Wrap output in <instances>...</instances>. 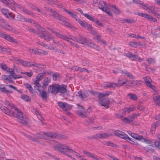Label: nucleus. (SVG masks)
<instances>
[{
  "label": "nucleus",
  "instance_id": "obj_1",
  "mask_svg": "<svg viewBox=\"0 0 160 160\" xmlns=\"http://www.w3.org/2000/svg\"><path fill=\"white\" fill-rule=\"evenodd\" d=\"M0 109L7 115L9 116H14L16 114V117L22 121L23 124H26L27 122V118L26 115L23 114L20 110L15 107L14 109V112L2 105H0Z\"/></svg>",
  "mask_w": 160,
  "mask_h": 160
},
{
  "label": "nucleus",
  "instance_id": "obj_2",
  "mask_svg": "<svg viewBox=\"0 0 160 160\" xmlns=\"http://www.w3.org/2000/svg\"><path fill=\"white\" fill-rule=\"evenodd\" d=\"M5 4L7 7L10 8L12 10H13L14 8H18L24 13L28 15H32V12L29 11L24 7L21 6L20 5L15 2L12 0H7V3H5Z\"/></svg>",
  "mask_w": 160,
  "mask_h": 160
},
{
  "label": "nucleus",
  "instance_id": "obj_3",
  "mask_svg": "<svg viewBox=\"0 0 160 160\" xmlns=\"http://www.w3.org/2000/svg\"><path fill=\"white\" fill-rule=\"evenodd\" d=\"M49 12H51L53 14V17L56 19H57L59 21V22L62 25H64L65 26L70 27V24L66 22L65 18L62 17L61 15L59 14L57 12L54 10L52 9H49L48 10Z\"/></svg>",
  "mask_w": 160,
  "mask_h": 160
},
{
  "label": "nucleus",
  "instance_id": "obj_4",
  "mask_svg": "<svg viewBox=\"0 0 160 160\" xmlns=\"http://www.w3.org/2000/svg\"><path fill=\"white\" fill-rule=\"evenodd\" d=\"M23 135L26 136L29 140H32L35 142H39V138H43L45 140H47V137H45L44 134V132H40L36 134L35 136L36 137L33 138L32 136L27 135L25 133H23Z\"/></svg>",
  "mask_w": 160,
  "mask_h": 160
},
{
  "label": "nucleus",
  "instance_id": "obj_5",
  "mask_svg": "<svg viewBox=\"0 0 160 160\" xmlns=\"http://www.w3.org/2000/svg\"><path fill=\"white\" fill-rule=\"evenodd\" d=\"M80 39H78L76 37H73L74 41L79 42V43L84 44V43L87 44L88 46H92L94 45V43L91 41L90 40H88L84 36L81 34L79 35Z\"/></svg>",
  "mask_w": 160,
  "mask_h": 160
},
{
  "label": "nucleus",
  "instance_id": "obj_6",
  "mask_svg": "<svg viewBox=\"0 0 160 160\" xmlns=\"http://www.w3.org/2000/svg\"><path fill=\"white\" fill-rule=\"evenodd\" d=\"M98 7L100 9L107 13L108 15L112 16V13L110 12V8L104 1H100L98 4Z\"/></svg>",
  "mask_w": 160,
  "mask_h": 160
},
{
  "label": "nucleus",
  "instance_id": "obj_7",
  "mask_svg": "<svg viewBox=\"0 0 160 160\" xmlns=\"http://www.w3.org/2000/svg\"><path fill=\"white\" fill-rule=\"evenodd\" d=\"M48 29L52 32L58 38L65 40L67 42H69L70 41V39H72L74 41L73 37H75L71 35H69L68 37H67L66 36L61 35L58 32L53 29Z\"/></svg>",
  "mask_w": 160,
  "mask_h": 160
},
{
  "label": "nucleus",
  "instance_id": "obj_8",
  "mask_svg": "<svg viewBox=\"0 0 160 160\" xmlns=\"http://www.w3.org/2000/svg\"><path fill=\"white\" fill-rule=\"evenodd\" d=\"M32 30L33 32L34 33H37L38 34L39 36H40L41 38L44 39L48 42L50 40L54 39V37L52 36L48 31H47L46 33H44L43 34H39L38 32L33 30V29Z\"/></svg>",
  "mask_w": 160,
  "mask_h": 160
},
{
  "label": "nucleus",
  "instance_id": "obj_9",
  "mask_svg": "<svg viewBox=\"0 0 160 160\" xmlns=\"http://www.w3.org/2000/svg\"><path fill=\"white\" fill-rule=\"evenodd\" d=\"M62 146H66L65 145L62 144H57L56 146H52V147L55 149L56 150H58L61 152L62 153L65 154L66 155L68 156V157L71 158H72V157L71 156L68 154L67 152L65 151L64 150H66V149H63L62 148Z\"/></svg>",
  "mask_w": 160,
  "mask_h": 160
},
{
  "label": "nucleus",
  "instance_id": "obj_10",
  "mask_svg": "<svg viewBox=\"0 0 160 160\" xmlns=\"http://www.w3.org/2000/svg\"><path fill=\"white\" fill-rule=\"evenodd\" d=\"M78 110L76 111V114L82 118L87 117L88 115L83 107L78 105Z\"/></svg>",
  "mask_w": 160,
  "mask_h": 160
},
{
  "label": "nucleus",
  "instance_id": "obj_11",
  "mask_svg": "<svg viewBox=\"0 0 160 160\" xmlns=\"http://www.w3.org/2000/svg\"><path fill=\"white\" fill-rule=\"evenodd\" d=\"M89 92L91 93H92L94 95H97L100 99H102L104 97L108 96L111 93V92L110 91L107 92L105 93L94 92L92 91H89Z\"/></svg>",
  "mask_w": 160,
  "mask_h": 160
},
{
  "label": "nucleus",
  "instance_id": "obj_12",
  "mask_svg": "<svg viewBox=\"0 0 160 160\" xmlns=\"http://www.w3.org/2000/svg\"><path fill=\"white\" fill-rule=\"evenodd\" d=\"M143 78L145 81V84L147 87L151 88L153 90H155L156 89L155 86L152 85L151 84L152 80L149 77H144Z\"/></svg>",
  "mask_w": 160,
  "mask_h": 160
},
{
  "label": "nucleus",
  "instance_id": "obj_13",
  "mask_svg": "<svg viewBox=\"0 0 160 160\" xmlns=\"http://www.w3.org/2000/svg\"><path fill=\"white\" fill-rule=\"evenodd\" d=\"M0 36L9 42L14 43H17V42L16 40L9 35L3 33L2 32H0Z\"/></svg>",
  "mask_w": 160,
  "mask_h": 160
},
{
  "label": "nucleus",
  "instance_id": "obj_14",
  "mask_svg": "<svg viewBox=\"0 0 160 160\" xmlns=\"http://www.w3.org/2000/svg\"><path fill=\"white\" fill-rule=\"evenodd\" d=\"M58 84L51 85L48 86V91L49 93L56 94L58 93Z\"/></svg>",
  "mask_w": 160,
  "mask_h": 160
},
{
  "label": "nucleus",
  "instance_id": "obj_15",
  "mask_svg": "<svg viewBox=\"0 0 160 160\" xmlns=\"http://www.w3.org/2000/svg\"><path fill=\"white\" fill-rule=\"evenodd\" d=\"M99 102L102 106L106 108H108L110 102L108 98H105L103 99H100Z\"/></svg>",
  "mask_w": 160,
  "mask_h": 160
},
{
  "label": "nucleus",
  "instance_id": "obj_16",
  "mask_svg": "<svg viewBox=\"0 0 160 160\" xmlns=\"http://www.w3.org/2000/svg\"><path fill=\"white\" fill-rule=\"evenodd\" d=\"M159 10L158 8L155 7L153 6H150L149 10H148V12L153 13L155 16L158 17L160 18V15L157 13V12Z\"/></svg>",
  "mask_w": 160,
  "mask_h": 160
},
{
  "label": "nucleus",
  "instance_id": "obj_17",
  "mask_svg": "<svg viewBox=\"0 0 160 160\" xmlns=\"http://www.w3.org/2000/svg\"><path fill=\"white\" fill-rule=\"evenodd\" d=\"M59 107L63 110L67 111L68 109L71 108V106L66 102H59L58 103Z\"/></svg>",
  "mask_w": 160,
  "mask_h": 160
},
{
  "label": "nucleus",
  "instance_id": "obj_18",
  "mask_svg": "<svg viewBox=\"0 0 160 160\" xmlns=\"http://www.w3.org/2000/svg\"><path fill=\"white\" fill-rule=\"evenodd\" d=\"M124 56L129 58H132L133 60H134L135 59H137L139 62H141L142 61V59L138 57L137 55H133L130 52L124 53Z\"/></svg>",
  "mask_w": 160,
  "mask_h": 160
},
{
  "label": "nucleus",
  "instance_id": "obj_19",
  "mask_svg": "<svg viewBox=\"0 0 160 160\" xmlns=\"http://www.w3.org/2000/svg\"><path fill=\"white\" fill-rule=\"evenodd\" d=\"M79 62L81 65L84 66H88L89 62L88 59L84 57H81L79 58Z\"/></svg>",
  "mask_w": 160,
  "mask_h": 160
},
{
  "label": "nucleus",
  "instance_id": "obj_20",
  "mask_svg": "<svg viewBox=\"0 0 160 160\" xmlns=\"http://www.w3.org/2000/svg\"><path fill=\"white\" fill-rule=\"evenodd\" d=\"M61 147V148H62L66 149V150H68L69 152L73 153L76 156L80 158H82L79 153L70 148L68 146H62Z\"/></svg>",
  "mask_w": 160,
  "mask_h": 160
},
{
  "label": "nucleus",
  "instance_id": "obj_21",
  "mask_svg": "<svg viewBox=\"0 0 160 160\" xmlns=\"http://www.w3.org/2000/svg\"><path fill=\"white\" fill-rule=\"evenodd\" d=\"M67 86L65 85H59L58 84V92H60L61 93H64L67 91Z\"/></svg>",
  "mask_w": 160,
  "mask_h": 160
},
{
  "label": "nucleus",
  "instance_id": "obj_22",
  "mask_svg": "<svg viewBox=\"0 0 160 160\" xmlns=\"http://www.w3.org/2000/svg\"><path fill=\"white\" fill-rule=\"evenodd\" d=\"M23 19L22 20V22H30L35 24V26L37 28L40 27V25L35 21L32 19L25 18L23 17Z\"/></svg>",
  "mask_w": 160,
  "mask_h": 160
},
{
  "label": "nucleus",
  "instance_id": "obj_23",
  "mask_svg": "<svg viewBox=\"0 0 160 160\" xmlns=\"http://www.w3.org/2000/svg\"><path fill=\"white\" fill-rule=\"evenodd\" d=\"M44 134L47 139L50 138H55L57 137V134L53 132H44Z\"/></svg>",
  "mask_w": 160,
  "mask_h": 160
},
{
  "label": "nucleus",
  "instance_id": "obj_24",
  "mask_svg": "<svg viewBox=\"0 0 160 160\" xmlns=\"http://www.w3.org/2000/svg\"><path fill=\"white\" fill-rule=\"evenodd\" d=\"M5 26H4V28L6 30L15 33L17 32V31H16L15 29L13 28V27L10 26L7 22L5 23Z\"/></svg>",
  "mask_w": 160,
  "mask_h": 160
},
{
  "label": "nucleus",
  "instance_id": "obj_25",
  "mask_svg": "<svg viewBox=\"0 0 160 160\" xmlns=\"http://www.w3.org/2000/svg\"><path fill=\"white\" fill-rule=\"evenodd\" d=\"M51 79L48 77L46 78L43 81L42 88L43 90L46 88L47 87L50 82Z\"/></svg>",
  "mask_w": 160,
  "mask_h": 160
},
{
  "label": "nucleus",
  "instance_id": "obj_26",
  "mask_svg": "<svg viewBox=\"0 0 160 160\" xmlns=\"http://www.w3.org/2000/svg\"><path fill=\"white\" fill-rule=\"evenodd\" d=\"M77 95L81 99H83L87 98L89 94L87 92H83L79 91L78 93V95Z\"/></svg>",
  "mask_w": 160,
  "mask_h": 160
},
{
  "label": "nucleus",
  "instance_id": "obj_27",
  "mask_svg": "<svg viewBox=\"0 0 160 160\" xmlns=\"http://www.w3.org/2000/svg\"><path fill=\"white\" fill-rule=\"evenodd\" d=\"M97 134L98 137V139H105L112 135L111 134H108L106 133H97Z\"/></svg>",
  "mask_w": 160,
  "mask_h": 160
},
{
  "label": "nucleus",
  "instance_id": "obj_28",
  "mask_svg": "<svg viewBox=\"0 0 160 160\" xmlns=\"http://www.w3.org/2000/svg\"><path fill=\"white\" fill-rule=\"evenodd\" d=\"M37 90L39 91L40 96L43 100H46L47 98V93L44 90H41L39 88H37Z\"/></svg>",
  "mask_w": 160,
  "mask_h": 160
},
{
  "label": "nucleus",
  "instance_id": "obj_29",
  "mask_svg": "<svg viewBox=\"0 0 160 160\" xmlns=\"http://www.w3.org/2000/svg\"><path fill=\"white\" fill-rule=\"evenodd\" d=\"M42 65L40 64H38L35 62H29L28 61L27 67H35L37 68H41Z\"/></svg>",
  "mask_w": 160,
  "mask_h": 160
},
{
  "label": "nucleus",
  "instance_id": "obj_30",
  "mask_svg": "<svg viewBox=\"0 0 160 160\" xmlns=\"http://www.w3.org/2000/svg\"><path fill=\"white\" fill-rule=\"evenodd\" d=\"M20 78L19 75H9L7 77V78H6V79L9 81L10 82H11L12 81H11V79L12 78L14 79H17L19 78Z\"/></svg>",
  "mask_w": 160,
  "mask_h": 160
},
{
  "label": "nucleus",
  "instance_id": "obj_31",
  "mask_svg": "<svg viewBox=\"0 0 160 160\" xmlns=\"http://www.w3.org/2000/svg\"><path fill=\"white\" fill-rule=\"evenodd\" d=\"M110 9L112 10L113 12L116 14H119L120 12L119 10L114 5H111L110 6Z\"/></svg>",
  "mask_w": 160,
  "mask_h": 160
},
{
  "label": "nucleus",
  "instance_id": "obj_32",
  "mask_svg": "<svg viewBox=\"0 0 160 160\" xmlns=\"http://www.w3.org/2000/svg\"><path fill=\"white\" fill-rule=\"evenodd\" d=\"M49 49L52 50L54 52H56L58 53H63L64 54L65 53L63 52V51L60 49H58L57 48H55L53 46H49Z\"/></svg>",
  "mask_w": 160,
  "mask_h": 160
},
{
  "label": "nucleus",
  "instance_id": "obj_33",
  "mask_svg": "<svg viewBox=\"0 0 160 160\" xmlns=\"http://www.w3.org/2000/svg\"><path fill=\"white\" fill-rule=\"evenodd\" d=\"M129 45L133 47L137 48L138 46H142V45L139 42H131Z\"/></svg>",
  "mask_w": 160,
  "mask_h": 160
},
{
  "label": "nucleus",
  "instance_id": "obj_34",
  "mask_svg": "<svg viewBox=\"0 0 160 160\" xmlns=\"http://www.w3.org/2000/svg\"><path fill=\"white\" fill-rule=\"evenodd\" d=\"M103 144L104 145H106L108 146H111L112 147H116L117 145L112 142L108 141H104L102 142Z\"/></svg>",
  "mask_w": 160,
  "mask_h": 160
},
{
  "label": "nucleus",
  "instance_id": "obj_35",
  "mask_svg": "<svg viewBox=\"0 0 160 160\" xmlns=\"http://www.w3.org/2000/svg\"><path fill=\"white\" fill-rule=\"evenodd\" d=\"M131 137L137 140H140L143 139V137L142 136L138 135L135 133H133Z\"/></svg>",
  "mask_w": 160,
  "mask_h": 160
},
{
  "label": "nucleus",
  "instance_id": "obj_36",
  "mask_svg": "<svg viewBox=\"0 0 160 160\" xmlns=\"http://www.w3.org/2000/svg\"><path fill=\"white\" fill-rule=\"evenodd\" d=\"M65 11L66 12L68 13L71 17L74 19L75 20L76 19H77L78 16L74 13L69 11L67 9H65Z\"/></svg>",
  "mask_w": 160,
  "mask_h": 160
},
{
  "label": "nucleus",
  "instance_id": "obj_37",
  "mask_svg": "<svg viewBox=\"0 0 160 160\" xmlns=\"http://www.w3.org/2000/svg\"><path fill=\"white\" fill-rule=\"evenodd\" d=\"M61 75L57 72L54 73L52 75L53 80L54 81H56L61 78Z\"/></svg>",
  "mask_w": 160,
  "mask_h": 160
},
{
  "label": "nucleus",
  "instance_id": "obj_38",
  "mask_svg": "<svg viewBox=\"0 0 160 160\" xmlns=\"http://www.w3.org/2000/svg\"><path fill=\"white\" fill-rule=\"evenodd\" d=\"M84 16L89 20L93 22L94 21L95 19L96 18L94 16H92L91 15L88 14L86 13L84 14Z\"/></svg>",
  "mask_w": 160,
  "mask_h": 160
},
{
  "label": "nucleus",
  "instance_id": "obj_39",
  "mask_svg": "<svg viewBox=\"0 0 160 160\" xmlns=\"http://www.w3.org/2000/svg\"><path fill=\"white\" fill-rule=\"evenodd\" d=\"M52 40L53 41L52 43L53 45H57L60 48L61 47L63 48L64 47L63 45L61 42L55 40L54 37V39H52Z\"/></svg>",
  "mask_w": 160,
  "mask_h": 160
},
{
  "label": "nucleus",
  "instance_id": "obj_40",
  "mask_svg": "<svg viewBox=\"0 0 160 160\" xmlns=\"http://www.w3.org/2000/svg\"><path fill=\"white\" fill-rule=\"evenodd\" d=\"M5 104L6 106L8 105V108L10 109H14L16 107L13 104L10 103L8 101L6 100L5 101Z\"/></svg>",
  "mask_w": 160,
  "mask_h": 160
},
{
  "label": "nucleus",
  "instance_id": "obj_41",
  "mask_svg": "<svg viewBox=\"0 0 160 160\" xmlns=\"http://www.w3.org/2000/svg\"><path fill=\"white\" fill-rule=\"evenodd\" d=\"M135 108V107L127 108L123 110V112H127L128 113H129L131 112L134 110Z\"/></svg>",
  "mask_w": 160,
  "mask_h": 160
},
{
  "label": "nucleus",
  "instance_id": "obj_42",
  "mask_svg": "<svg viewBox=\"0 0 160 160\" xmlns=\"http://www.w3.org/2000/svg\"><path fill=\"white\" fill-rule=\"evenodd\" d=\"M39 81L38 80H36L34 81L33 84L35 85L34 88H36L37 90V88H40L41 87V85Z\"/></svg>",
  "mask_w": 160,
  "mask_h": 160
},
{
  "label": "nucleus",
  "instance_id": "obj_43",
  "mask_svg": "<svg viewBox=\"0 0 160 160\" xmlns=\"http://www.w3.org/2000/svg\"><path fill=\"white\" fill-rule=\"evenodd\" d=\"M153 100L155 103L158 106L160 105V96H157L153 98Z\"/></svg>",
  "mask_w": 160,
  "mask_h": 160
},
{
  "label": "nucleus",
  "instance_id": "obj_44",
  "mask_svg": "<svg viewBox=\"0 0 160 160\" xmlns=\"http://www.w3.org/2000/svg\"><path fill=\"white\" fill-rule=\"evenodd\" d=\"M128 96L134 101H137L138 99L137 97L135 94L129 93Z\"/></svg>",
  "mask_w": 160,
  "mask_h": 160
},
{
  "label": "nucleus",
  "instance_id": "obj_45",
  "mask_svg": "<svg viewBox=\"0 0 160 160\" xmlns=\"http://www.w3.org/2000/svg\"><path fill=\"white\" fill-rule=\"evenodd\" d=\"M127 80H125V81L122 82V80H119L118 81L117 83H116V87H120L121 86H123L124 84H125L127 82Z\"/></svg>",
  "mask_w": 160,
  "mask_h": 160
},
{
  "label": "nucleus",
  "instance_id": "obj_46",
  "mask_svg": "<svg viewBox=\"0 0 160 160\" xmlns=\"http://www.w3.org/2000/svg\"><path fill=\"white\" fill-rule=\"evenodd\" d=\"M38 54L39 55H46L48 54V52L47 51L40 49H38Z\"/></svg>",
  "mask_w": 160,
  "mask_h": 160
},
{
  "label": "nucleus",
  "instance_id": "obj_47",
  "mask_svg": "<svg viewBox=\"0 0 160 160\" xmlns=\"http://www.w3.org/2000/svg\"><path fill=\"white\" fill-rule=\"evenodd\" d=\"M106 86L105 87L108 88H115L116 87V83L112 82V83H109L107 82L106 85Z\"/></svg>",
  "mask_w": 160,
  "mask_h": 160
},
{
  "label": "nucleus",
  "instance_id": "obj_48",
  "mask_svg": "<svg viewBox=\"0 0 160 160\" xmlns=\"http://www.w3.org/2000/svg\"><path fill=\"white\" fill-rule=\"evenodd\" d=\"M44 77V76L43 73H39L36 76V79L38 80L39 81H41L43 79Z\"/></svg>",
  "mask_w": 160,
  "mask_h": 160
},
{
  "label": "nucleus",
  "instance_id": "obj_49",
  "mask_svg": "<svg viewBox=\"0 0 160 160\" xmlns=\"http://www.w3.org/2000/svg\"><path fill=\"white\" fill-rule=\"evenodd\" d=\"M21 97L22 99L25 101H30L31 100L30 98L26 95H22Z\"/></svg>",
  "mask_w": 160,
  "mask_h": 160
},
{
  "label": "nucleus",
  "instance_id": "obj_50",
  "mask_svg": "<svg viewBox=\"0 0 160 160\" xmlns=\"http://www.w3.org/2000/svg\"><path fill=\"white\" fill-rule=\"evenodd\" d=\"M0 65V67L2 70L4 71L7 70L8 68L7 64L4 63H1Z\"/></svg>",
  "mask_w": 160,
  "mask_h": 160
},
{
  "label": "nucleus",
  "instance_id": "obj_51",
  "mask_svg": "<svg viewBox=\"0 0 160 160\" xmlns=\"http://www.w3.org/2000/svg\"><path fill=\"white\" fill-rule=\"evenodd\" d=\"M24 85L25 87L29 90L31 92H33V88L28 83H25Z\"/></svg>",
  "mask_w": 160,
  "mask_h": 160
},
{
  "label": "nucleus",
  "instance_id": "obj_52",
  "mask_svg": "<svg viewBox=\"0 0 160 160\" xmlns=\"http://www.w3.org/2000/svg\"><path fill=\"white\" fill-rule=\"evenodd\" d=\"M90 26L91 25L88 24L87 22L85 21L83 23L82 25V27L87 29H90Z\"/></svg>",
  "mask_w": 160,
  "mask_h": 160
},
{
  "label": "nucleus",
  "instance_id": "obj_53",
  "mask_svg": "<svg viewBox=\"0 0 160 160\" xmlns=\"http://www.w3.org/2000/svg\"><path fill=\"white\" fill-rule=\"evenodd\" d=\"M130 118H131L129 117L128 118H123L122 120L124 122H125L127 123H130L132 121V120Z\"/></svg>",
  "mask_w": 160,
  "mask_h": 160
},
{
  "label": "nucleus",
  "instance_id": "obj_54",
  "mask_svg": "<svg viewBox=\"0 0 160 160\" xmlns=\"http://www.w3.org/2000/svg\"><path fill=\"white\" fill-rule=\"evenodd\" d=\"M0 91L2 92L7 93L9 92L8 90L5 87H3L2 85H0Z\"/></svg>",
  "mask_w": 160,
  "mask_h": 160
},
{
  "label": "nucleus",
  "instance_id": "obj_55",
  "mask_svg": "<svg viewBox=\"0 0 160 160\" xmlns=\"http://www.w3.org/2000/svg\"><path fill=\"white\" fill-rule=\"evenodd\" d=\"M141 5H142V8L148 12V10H150V6L148 7L146 4H144L143 2V4Z\"/></svg>",
  "mask_w": 160,
  "mask_h": 160
},
{
  "label": "nucleus",
  "instance_id": "obj_56",
  "mask_svg": "<svg viewBox=\"0 0 160 160\" xmlns=\"http://www.w3.org/2000/svg\"><path fill=\"white\" fill-rule=\"evenodd\" d=\"M2 12L4 15L7 16V17H8V14L9 13V12L8 10L7 9L3 8L1 10Z\"/></svg>",
  "mask_w": 160,
  "mask_h": 160
},
{
  "label": "nucleus",
  "instance_id": "obj_57",
  "mask_svg": "<svg viewBox=\"0 0 160 160\" xmlns=\"http://www.w3.org/2000/svg\"><path fill=\"white\" fill-rule=\"evenodd\" d=\"M147 61L149 64H154L155 62V59L153 58H150L147 59Z\"/></svg>",
  "mask_w": 160,
  "mask_h": 160
},
{
  "label": "nucleus",
  "instance_id": "obj_58",
  "mask_svg": "<svg viewBox=\"0 0 160 160\" xmlns=\"http://www.w3.org/2000/svg\"><path fill=\"white\" fill-rule=\"evenodd\" d=\"M157 127L154 123H153L151 125V130L152 133L154 132V131L156 129V127Z\"/></svg>",
  "mask_w": 160,
  "mask_h": 160
},
{
  "label": "nucleus",
  "instance_id": "obj_59",
  "mask_svg": "<svg viewBox=\"0 0 160 160\" xmlns=\"http://www.w3.org/2000/svg\"><path fill=\"white\" fill-rule=\"evenodd\" d=\"M87 30L89 31L92 34L95 35L97 33L96 31L92 29V28L91 25L90 26V29Z\"/></svg>",
  "mask_w": 160,
  "mask_h": 160
},
{
  "label": "nucleus",
  "instance_id": "obj_60",
  "mask_svg": "<svg viewBox=\"0 0 160 160\" xmlns=\"http://www.w3.org/2000/svg\"><path fill=\"white\" fill-rule=\"evenodd\" d=\"M15 18H16L15 19H16L18 21H20L22 22V20L23 19V17L22 16L18 14L17 15H16Z\"/></svg>",
  "mask_w": 160,
  "mask_h": 160
},
{
  "label": "nucleus",
  "instance_id": "obj_61",
  "mask_svg": "<svg viewBox=\"0 0 160 160\" xmlns=\"http://www.w3.org/2000/svg\"><path fill=\"white\" fill-rule=\"evenodd\" d=\"M75 20L79 24H80L81 26L82 25L83 23L84 22V20H82L81 19L78 18V17L77 18V19H76Z\"/></svg>",
  "mask_w": 160,
  "mask_h": 160
},
{
  "label": "nucleus",
  "instance_id": "obj_62",
  "mask_svg": "<svg viewBox=\"0 0 160 160\" xmlns=\"http://www.w3.org/2000/svg\"><path fill=\"white\" fill-rule=\"evenodd\" d=\"M132 3L140 5L143 4V2L139 0H132Z\"/></svg>",
  "mask_w": 160,
  "mask_h": 160
},
{
  "label": "nucleus",
  "instance_id": "obj_63",
  "mask_svg": "<svg viewBox=\"0 0 160 160\" xmlns=\"http://www.w3.org/2000/svg\"><path fill=\"white\" fill-rule=\"evenodd\" d=\"M125 74L127 75L128 77L129 78L131 79L134 78V77L129 72H128L127 71H125Z\"/></svg>",
  "mask_w": 160,
  "mask_h": 160
},
{
  "label": "nucleus",
  "instance_id": "obj_64",
  "mask_svg": "<svg viewBox=\"0 0 160 160\" xmlns=\"http://www.w3.org/2000/svg\"><path fill=\"white\" fill-rule=\"evenodd\" d=\"M121 133H123V132L119 130H116L115 131L114 134L115 135L119 137Z\"/></svg>",
  "mask_w": 160,
  "mask_h": 160
}]
</instances>
